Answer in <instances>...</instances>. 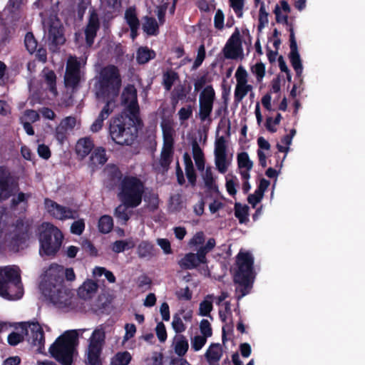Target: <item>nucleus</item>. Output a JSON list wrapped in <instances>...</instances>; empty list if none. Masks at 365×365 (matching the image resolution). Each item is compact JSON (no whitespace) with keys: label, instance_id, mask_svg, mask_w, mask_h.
Wrapping results in <instances>:
<instances>
[{"label":"nucleus","instance_id":"obj_1","mask_svg":"<svg viewBox=\"0 0 365 365\" xmlns=\"http://www.w3.org/2000/svg\"><path fill=\"white\" fill-rule=\"evenodd\" d=\"M40 289L45 297L58 309L70 310L76 305L74 292L64 285L63 267L61 265L51 264L45 271Z\"/></svg>","mask_w":365,"mask_h":365},{"label":"nucleus","instance_id":"obj_61","mask_svg":"<svg viewBox=\"0 0 365 365\" xmlns=\"http://www.w3.org/2000/svg\"><path fill=\"white\" fill-rule=\"evenodd\" d=\"M69 131L64 128L61 123L57 126L56 129V138L61 143H63L65 140L67 133Z\"/></svg>","mask_w":365,"mask_h":365},{"label":"nucleus","instance_id":"obj_56","mask_svg":"<svg viewBox=\"0 0 365 365\" xmlns=\"http://www.w3.org/2000/svg\"><path fill=\"white\" fill-rule=\"evenodd\" d=\"M230 6L233 9L238 17H242L243 12V0H229Z\"/></svg>","mask_w":365,"mask_h":365},{"label":"nucleus","instance_id":"obj_40","mask_svg":"<svg viewBox=\"0 0 365 365\" xmlns=\"http://www.w3.org/2000/svg\"><path fill=\"white\" fill-rule=\"evenodd\" d=\"M113 227V219L109 215L102 216L98 221V229L102 233H108Z\"/></svg>","mask_w":365,"mask_h":365},{"label":"nucleus","instance_id":"obj_58","mask_svg":"<svg viewBox=\"0 0 365 365\" xmlns=\"http://www.w3.org/2000/svg\"><path fill=\"white\" fill-rule=\"evenodd\" d=\"M180 120L183 122L190 118L192 114V108L191 106L181 108L178 111Z\"/></svg>","mask_w":365,"mask_h":365},{"label":"nucleus","instance_id":"obj_37","mask_svg":"<svg viewBox=\"0 0 365 365\" xmlns=\"http://www.w3.org/2000/svg\"><path fill=\"white\" fill-rule=\"evenodd\" d=\"M135 247V242L132 240H117L113 243L111 249L115 253H120L125 250H129Z\"/></svg>","mask_w":365,"mask_h":365},{"label":"nucleus","instance_id":"obj_32","mask_svg":"<svg viewBox=\"0 0 365 365\" xmlns=\"http://www.w3.org/2000/svg\"><path fill=\"white\" fill-rule=\"evenodd\" d=\"M192 155L198 170L202 171L205 168L204 154L198 143L195 142L192 145Z\"/></svg>","mask_w":365,"mask_h":365},{"label":"nucleus","instance_id":"obj_62","mask_svg":"<svg viewBox=\"0 0 365 365\" xmlns=\"http://www.w3.org/2000/svg\"><path fill=\"white\" fill-rule=\"evenodd\" d=\"M205 57V49L203 45H201L197 51V56L193 64V68H198L204 61Z\"/></svg>","mask_w":365,"mask_h":365},{"label":"nucleus","instance_id":"obj_13","mask_svg":"<svg viewBox=\"0 0 365 365\" xmlns=\"http://www.w3.org/2000/svg\"><path fill=\"white\" fill-rule=\"evenodd\" d=\"M215 100V92L211 86H207L199 95V110L197 116L201 122H211V114Z\"/></svg>","mask_w":365,"mask_h":365},{"label":"nucleus","instance_id":"obj_31","mask_svg":"<svg viewBox=\"0 0 365 365\" xmlns=\"http://www.w3.org/2000/svg\"><path fill=\"white\" fill-rule=\"evenodd\" d=\"M19 230V233L15 234L11 237V244L12 249L16 251H18L20 248L23 247V245L25 244L28 238L26 228L22 226Z\"/></svg>","mask_w":365,"mask_h":365},{"label":"nucleus","instance_id":"obj_8","mask_svg":"<svg viewBox=\"0 0 365 365\" xmlns=\"http://www.w3.org/2000/svg\"><path fill=\"white\" fill-rule=\"evenodd\" d=\"M39 231L40 255H55L61 245L63 235L61 231L48 222H43Z\"/></svg>","mask_w":365,"mask_h":365},{"label":"nucleus","instance_id":"obj_4","mask_svg":"<svg viewBox=\"0 0 365 365\" xmlns=\"http://www.w3.org/2000/svg\"><path fill=\"white\" fill-rule=\"evenodd\" d=\"M24 292L19 268L15 265L0 267V297L7 300H18Z\"/></svg>","mask_w":365,"mask_h":365},{"label":"nucleus","instance_id":"obj_24","mask_svg":"<svg viewBox=\"0 0 365 365\" xmlns=\"http://www.w3.org/2000/svg\"><path fill=\"white\" fill-rule=\"evenodd\" d=\"M48 41L55 45L63 44L65 38L63 36L61 24L58 21H53L48 29Z\"/></svg>","mask_w":365,"mask_h":365},{"label":"nucleus","instance_id":"obj_2","mask_svg":"<svg viewBox=\"0 0 365 365\" xmlns=\"http://www.w3.org/2000/svg\"><path fill=\"white\" fill-rule=\"evenodd\" d=\"M85 331L82 329L65 331L51 345V355L62 365H71L79 334H82Z\"/></svg>","mask_w":365,"mask_h":365},{"label":"nucleus","instance_id":"obj_54","mask_svg":"<svg viewBox=\"0 0 365 365\" xmlns=\"http://www.w3.org/2000/svg\"><path fill=\"white\" fill-rule=\"evenodd\" d=\"M200 330L201 336L207 339L210 337L212 334V330L210 323L207 319H202L200 323Z\"/></svg>","mask_w":365,"mask_h":365},{"label":"nucleus","instance_id":"obj_30","mask_svg":"<svg viewBox=\"0 0 365 365\" xmlns=\"http://www.w3.org/2000/svg\"><path fill=\"white\" fill-rule=\"evenodd\" d=\"M173 347L175 354L179 356H182L187 353L188 350V341L184 336H178L174 339Z\"/></svg>","mask_w":365,"mask_h":365},{"label":"nucleus","instance_id":"obj_44","mask_svg":"<svg viewBox=\"0 0 365 365\" xmlns=\"http://www.w3.org/2000/svg\"><path fill=\"white\" fill-rule=\"evenodd\" d=\"M93 274L95 277L104 275L110 283H114L115 282V277L113 272L102 267H96L93 270Z\"/></svg>","mask_w":365,"mask_h":365},{"label":"nucleus","instance_id":"obj_3","mask_svg":"<svg viewBox=\"0 0 365 365\" xmlns=\"http://www.w3.org/2000/svg\"><path fill=\"white\" fill-rule=\"evenodd\" d=\"M121 86V78L119 71L114 66L103 68L99 74L96 84V94L98 98L113 103L119 93Z\"/></svg>","mask_w":365,"mask_h":365},{"label":"nucleus","instance_id":"obj_34","mask_svg":"<svg viewBox=\"0 0 365 365\" xmlns=\"http://www.w3.org/2000/svg\"><path fill=\"white\" fill-rule=\"evenodd\" d=\"M129 207H130L128 205L121 202V204L119 205L115 210V217L123 224H125L127 222L133 213L132 211L128 210Z\"/></svg>","mask_w":365,"mask_h":365},{"label":"nucleus","instance_id":"obj_11","mask_svg":"<svg viewBox=\"0 0 365 365\" xmlns=\"http://www.w3.org/2000/svg\"><path fill=\"white\" fill-rule=\"evenodd\" d=\"M137 133L135 126L128 124L123 116L115 118L110 125V135L113 141L119 145H130L134 141Z\"/></svg>","mask_w":365,"mask_h":365},{"label":"nucleus","instance_id":"obj_50","mask_svg":"<svg viewBox=\"0 0 365 365\" xmlns=\"http://www.w3.org/2000/svg\"><path fill=\"white\" fill-rule=\"evenodd\" d=\"M153 245L145 241L140 242L138 247V254L140 257H146L152 255Z\"/></svg>","mask_w":365,"mask_h":365},{"label":"nucleus","instance_id":"obj_19","mask_svg":"<svg viewBox=\"0 0 365 365\" xmlns=\"http://www.w3.org/2000/svg\"><path fill=\"white\" fill-rule=\"evenodd\" d=\"M16 190V183L10 177L9 172L0 167V200L8 198Z\"/></svg>","mask_w":365,"mask_h":365},{"label":"nucleus","instance_id":"obj_45","mask_svg":"<svg viewBox=\"0 0 365 365\" xmlns=\"http://www.w3.org/2000/svg\"><path fill=\"white\" fill-rule=\"evenodd\" d=\"M177 73L170 70L163 74V84L167 91H170L173 83L178 79Z\"/></svg>","mask_w":365,"mask_h":365},{"label":"nucleus","instance_id":"obj_42","mask_svg":"<svg viewBox=\"0 0 365 365\" xmlns=\"http://www.w3.org/2000/svg\"><path fill=\"white\" fill-rule=\"evenodd\" d=\"M125 19L130 28L139 27L140 22L134 9L129 8L125 11Z\"/></svg>","mask_w":365,"mask_h":365},{"label":"nucleus","instance_id":"obj_39","mask_svg":"<svg viewBox=\"0 0 365 365\" xmlns=\"http://www.w3.org/2000/svg\"><path fill=\"white\" fill-rule=\"evenodd\" d=\"M202 178L205 185L209 189L215 188V180L213 176V173L210 167H207L202 171Z\"/></svg>","mask_w":365,"mask_h":365},{"label":"nucleus","instance_id":"obj_55","mask_svg":"<svg viewBox=\"0 0 365 365\" xmlns=\"http://www.w3.org/2000/svg\"><path fill=\"white\" fill-rule=\"evenodd\" d=\"M9 39V31L3 20L0 18V47L4 46Z\"/></svg>","mask_w":365,"mask_h":365},{"label":"nucleus","instance_id":"obj_15","mask_svg":"<svg viewBox=\"0 0 365 365\" xmlns=\"http://www.w3.org/2000/svg\"><path fill=\"white\" fill-rule=\"evenodd\" d=\"M44 206L47 212L58 220L74 219L77 217L75 210L62 206L50 199L45 200Z\"/></svg>","mask_w":365,"mask_h":365},{"label":"nucleus","instance_id":"obj_28","mask_svg":"<svg viewBox=\"0 0 365 365\" xmlns=\"http://www.w3.org/2000/svg\"><path fill=\"white\" fill-rule=\"evenodd\" d=\"M113 108L114 103H111L110 102H106V105L101 110L98 118L91 126V130L93 132H97L102 128L103 121L108 117L110 113L113 111Z\"/></svg>","mask_w":365,"mask_h":365},{"label":"nucleus","instance_id":"obj_18","mask_svg":"<svg viewBox=\"0 0 365 365\" xmlns=\"http://www.w3.org/2000/svg\"><path fill=\"white\" fill-rule=\"evenodd\" d=\"M80 62L73 56H70L67 61L64 81L66 86L74 87L79 81Z\"/></svg>","mask_w":365,"mask_h":365},{"label":"nucleus","instance_id":"obj_14","mask_svg":"<svg viewBox=\"0 0 365 365\" xmlns=\"http://www.w3.org/2000/svg\"><path fill=\"white\" fill-rule=\"evenodd\" d=\"M223 53L226 58L237 59L242 58L244 56L240 33L238 29H235L234 33L227 40L224 48Z\"/></svg>","mask_w":365,"mask_h":365},{"label":"nucleus","instance_id":"obj_47","mask_svg":"<svg viewBox=\"0 0 365 365\" xmlns=\"http://www.w3.org/2000/svg\"><path fill=\"white\" fill-rule=\"evenodd\" d=\"M24 43L26 49L30 53H33L36 51L38 43L31 32H28L26 34Z\"/></svg>","mask_w":365,"mask_h":365},{"label":"nucleus","instance_id":"obj_63","mask_svg":"<svg viewBox=\"0 0 365 365\" xmlns=\"http://www.w3.org/2000/svg\"><path fill=\"white\" fill-rule=\"evenodd\" d=\"M156 334L159 340L162 342L165 341L167 339V332L163 322H159L155 328Z\"/></svg>","mask_w":365,"mask_h":365},{"label":"nucleus","instance_id":"obj_27","mask_svg":"<svg viewBox=\"0 0 365 365\" xmlns=\"http://www.w3.org/2000/svg\"><path fill=\"white\" fill-rule=\"evenodd\" d=\"M98 289V284L93 280L88 279L78 288V296L84 299H91L94 296Z\"/></svg>","mask_w":365,"mask_h":365},{"label":"nucleus","instance_id":"obj_49","mask_svg":"<svg viewBox=\"0 0 365 365\" xmlns=\"http://www.w3.org/2000/svg\"><path fill=\"white\" fill-rule=\"evenodd\" d=\"M39 119L38 113L34 110H27L20 118L21 123H35Z\"/></svg>","mask_w":365,"mask_h":365},{"label":"nucleus","instance_id":"obj_64","mask_svg":"<svg viewBox=\"0 0 365 365\" xmlns=\"http://www.w3.org/2000/svg\"><path fill=\"white\" fill-rule=\"evenodd\" d=\"M205 236L202 232H197L189 242L190 247H197L204 242Z\"/></svg>","mask_w":365,"mask_h":365},{"label":"nucleus","instance_id":"obj_17","mask_svg":"<svg viewBox=\"0 0 365 365\" xmlns=\"http://www.w3.org/2000/svg\"><path fill=\"white\" fill-rule=\"evenodd\" d=\"M122 101L130 114V119H136L139 108L137 101V92L133 86H128L122 93Z\"/></svg>","mask_w":365,"mask_h":365},{"label":"nucleus","instance_id":"obj_38","mask_svg":"<svg viewBox=\"0 0 365 365\" xmlns=\"http://www.w3.org/2000/svg\"><path fill=\"white\" fill-rule=\"evenodd\" d=\"M213 295H207L205 299L200 302L199 307V314L201 316H209L212 309V299Z\"/></svg>","mask_w":365,"mask_h":365},{"label":"nucleus","instance_id":"obj_57","mask_svg":"<svg viewBox=\"0 0 365 365\" xmlns=\"http://www.w3.org/2000/svg\"><path fill=\"white\" fill-rule=\"evenodd\" d=\"M85 229V223L83 220H79L73 222L71 226V231L73 234L81 235Z\"/></svg>","mask_w":365,"mask_h":365},{"label":"nucleus","instance_id":"obj_46","mask_svg":"<svg viewBox=\"0 0 365 365\" xmlns=\"http://www.w3.org/2000/svg\"><path fill=\"white\" fill-rule=\"evenodd\" d=\"M153 57V52L146 48H140L138 51L137 61L139 63H145Z\"/></svg>","mask_w":365,"mask_h":365},{"label":"nucleus","instance_id":"obj_21","mask_svg":"<svg viewBox=\"0 0 365 365\" xmlns=\"http://www.w3.org/2000/svg\"><path fill=\"white\" fill-rule=\"evenodd\" d=\"M206 257L203 256L199 250L197 253H187L182 257L179 262V266L183 269H192L198 267L200 264H205Z\"/></svg>","mask_w":365,"mask_h":365},{"label":"nucleus","instance_id":"obj_12","mask_svg":"<svg viewBox=\"0 0 365 365\" xmlns=\"http://www.w3.org/2000/svg\"><path fill=\"white\" fill-rule=\"evenodd\" d=\"M214 163L217 170L225 174L232 162V155L227 153V140L224 136H217L214 143Z\"/></svg>","mask_w":365,"mask_h":365},{"label":"nucleus","instance_id":"obj_25","mask_svg":"<svg viewBox=\"0 0 365 365\" xmlns=\"http://www.w3.org/2000/svg\"><path fill=\"white\" fill-rule=\"evenodd\" d=\"M223 354V349L220 344H212L205 352V358L210 365H218Z\"/></svg>","mask_w":365,"mask_h":365},{"label":"nucleus","instance_id":"obj_35","mask_svg":"<svg viewBox=\"0 0 365 365\" xmlns=\"http://www.w3.org/2000/svg\"><path fill=\"white\" fill-rule=\"evenodd\" d=\"M131 359L132 356L128 351H120L111 358L110 365H128Z\"/></svg>","mask_w":365,"mask_h":365},{"label":"nucleus","instance_id":"obj_48","mask_svg":"<svg viewBox=\"0 0 365 365\" xmlns=\"http://www.w3.org/2000/svg\"><path fill=\"white\" fill-rule=\"evenodd\" d=\"M207 338L201 336V335H196L193 337L190 338V344H191V348L195 351H198L205 345L207 342Z\"/></svg>","mask_w":365,"mask_h":365},{"label":"nucleus","instance_id":"obj_5","mask_svg":"<svg viewBox=\"0 0 365 365\" xmlns=\"http://www.w3.org/2000/svg\"><path fill=\"white\" fill-rule=\"evenodd\" d=\"M26 337V340L34 346H37L39 352L44 346L43 331L37 322H24L16 331L10 333L7 341L11 346H16Z\"/></svg>","mask_w":365,"mask_h":365},{"label":"nucleus","instance_id":"obj_10","mask_svg":"<svg viewBox=\"0 0 365 365\" xmlns=\"http://www.w3.org/2000/svg\"><path fill=\"white\" fill-rule=\"evenodd\" d=\"M163 136V146L158 161L153 165L155 170L164 173L172 161L173 155V136L175 130L168 120H164L161 125Z\"/></svg>","mask_w":365,"mask_h":365},{"label":"nucleus","instance_id":"obj_60","mask_svg":"<svg viewBox=\"0 0 365 365\" xmlns=\"http://www.w3.org/2000/svg\"><path fill=\"white\" fill-rule=\"evenodd\" d=\"M222 306H223L224 309H220L219 312V314H220V317L221 319L223 322H225L231 317V314H232L231 307H230V304L228 302H226L225 303H224Z\"/></svg>","mask_w":365,"mask_h":365},{"label":"nucleus","instance_id":"obj_26","mask_svg":"<svg viewBox=\"0 0 365 365\" xmlns=\"http://www.w3.org/2000/svg\"><path fill=\"white\" fill-rule=\"evenodd\" d=\"M93 140L88 137L79 139L76 145V153L81 159L86 157L93 149Z\"/></svg>","mask_w":365,"mask_h":365},{"label":"nucleus","instance_id":"obj_36","mask_svg":"<svg viewBox=\"0 0 365 365\" xmlns=\"http://www.w3.org/2000/svg\"><path fill=\"white\" fill-rule=\"evenodd\" d=\"M91 161L95 166L103 165L107 161L105 150L102 148H96L91 157Z\"/></svg>","mask_w":365,"mask_h":365},{"label":"nucleus","instance_id":"obj_9","mask_svg":"<svg viewBox=\"0 0 365 365\" xmlns=\"http://www.w3.org/2000/svg\"><path fill=\"white\" fill-rule=\"evenodd\" d=\"M108 326L101 324L96 327L88 339L86 349V361L88 365H101V355L106 343V334Z\"/></svg>","mask_w":365,"mask_h":365},{"label":"nucleus","instance_id":"obj_6","mask_svg":"<svg viewBox=\"0 0 365 365\" xmlns=\"http://www.w3.org/2000/svg\"><path fill=\"white\" fill-rule=\"evenodd\" d=\"M237 270L234 281L237 284L236 293L238 299L248 294L251 288V275L253 258L249 252H240L237 256Z\"/></svg>","mask_w":365,"mask_h":365},{"label":"nucleus","instance_id":"obj_53","mask_svg":"<svg viewBox=\"0 0 365 365\" xmlns=\"http://www.w3.org/2000/svg\"><path fill=\"white\" fill-rule=\"evenodd\" d=\"M282 119V115L280 113H278L276 118L273 120L272 118L269 117L267 118L265 126L267 129L272 132L274 133L277 131L276 126L279 124Z\"/></svg>","mask_w":365,"mask_h":365},{"label":"nucleus","instance_id":"obj_16","mask_svg":"<svg viewBox=\"0 0 365 365\" xmlns=\"http://www.w3.org/2000/svg\"><path fill=\"white\" fill-rule=\"evenodd\" d=\"M248 73L247 71L240 66L235 73L237 84L235 90V98L241 101L245 96L252 89V86L247 83Z\"/></svg>","mask_w":365,"mask_h":365},{"label":"nucleus","instance_id":"obj_52","mask_svg":"<svg viewBox=\"0 0 365 365\" xmlns=\"http://www.w3.org/2000/svg\"><path fill=\"white\" fill-rule=\"evenodd\" d=\"M172 327L177 333L183 332L186 329V326L184 324L179 313L173 315Z\"/></svg>","mask_w":365,"mask_h":365},{"label":"nucleus","instance_id":"obj_20","mask_svg":"<svg viewBox=\"0 0 365 365\" xmlns=\"http://www.w3.org/2000/svg\"><path fill=\"white\" fill-rule=\"evenodd\" d=\"M27 0H9L4 11L8 13V17L13 21H17L24 16V8Z\"/></svg>","mask_w":365,"mask_h":365},{"label":"nucleus","instance_id":"obj_22","mask_svg":"<svg viewBox=\"0 0 365 365\" xmlns=\"http://www.w3.org/2000/svg\"><path fill=\"white\" fill-rule=\"evenodd\" d=\"M100 24L98 15L94 11L91 12L89 16L88 24L85 28V35L86 43L91 46L96 36L97 31L99 29Z\"/></svg>","mask_w":365,"mask_h":365},{"label":"nucleus","instance_id":"obj_7","mask_svg":"<svg viewBox=\"0 0 365 365\" xmlns=\"http://www.w3.org/2000/svg\"><path fill=\"white\" fill-rule=\"evenodd\" d=\"M144 190V185L140 179L127 176L120 182L118 197L122 203L135 208L140 205Z\"/></svg>","mask_w":365,"mask_h":365},{"label":"nucleus","instance_id":"obj_29","mask_svg":"<svg viewBox=\"0 0 365 365\" xmlns=\"http://www.w3.org/2000/svg\"><path fill=\"white\" fill-rule=\"evenodd\" d=\"M42 78L48 86L50 91L54 95H57V90L56 87V76L55 73L47 68L42 71Z\"/></svg>","mask_w":365,"mask_h":365},{"label":"nucleus","instance_id":"obj_43","mask_svg":"<svg viewBox=\"0 0 365 365\" xmlns=\"http://www.w3.org/2000/svg\"><path fill=\"white\" fill-rule=\"evenodd\" d=\"M235 215L240 220V222L243 223L246 222L248 216V207L236 203L235 205Z\"/></svg>","mask_w":365,"mask_h":365},{"label":"nucleus","instance_id":"obj_23","mask_svg":"<svg viewBox=\"0 0 365 365\" xmlns=\"http://www.w3.org/2000/svg\"><path fill=\"white\" fill-rule=\"evenodd\" d=\"M237 165L242 179L249 180L250 171L253 167V163L247 153L242 152L237 155Z\"/></svg>","mask_w":365,"mask_h":365},{"label":"nucleus","instance_id":"obj_41","mask_svg":"<svg viewBox=\"0 0 365 365\" xmlns=\"http://www.w3.org/2000/svg\"><path fill=\"white\" fill-rule=\"evenodd\" d=\"M289 58L297 75L300 76L302 73V65L298 51H291Z\"/></svg>","mask_w":365,"mask_h":365},{"label":"nucleus","instance_id":"obj_59","mask_svg":"<svg viewBox=\"0 0 365 365\" xmlns=\"http://www.w3.org/2000/svg\"><path fill=\"white\" fill-rule=\"evenodd\" d=\"M224 14L222 10L218 9L214 17L215 27L217 29H222L224 27Z\"/></svg>","mask_w":365,"mask_h":365},{"label":"nucleus","instance_id":"obj_51","mask_svg":"<svg viewBox=\"0 0 365 365\" xmlns=\"http://www.w3.org/2000/svg\"><path fill=\"white\" fill-rule=\"evenodd\" d=\"M251 72L256 76L257 81L261 82L265 75V66L262 62L257 63L251 67Z\"/></svg>","mask_w":365,"mask_h":365},{"label":"nucleus","instance_id":"obj_33","mask_svg":"<svg viewBox=\"0 0 365 365\" xmlns=\"http://www.w3.org/2000/svg\"><path fill=\"white\" fill-rule=\"evenodd\" d=\"M143 30L148 35L155 36L158 34V24L154 18L146 16L143 18Z\"/></svg>","mask_w":365,"mask_h":365}]
</instances>
